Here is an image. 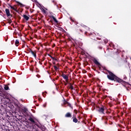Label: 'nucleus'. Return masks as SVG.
Returning <instances> with one entry per match:
<instances>
[{"label":"nucleus","mask_w":131,"mask_h":131,"mask_svg":"<svg viewBox=\"0 0 131 131\" xmlns=\"http://www.w3.org/2000/svg\"><path fill=\"white\" fill-rule=\"evenodd\" d=\"M106 71L108 73V75H107V77L109 80L115 81L116 82H119V83H121L123 85L126 84L127 83L126 81H123L122 79L119 78L111 71L109 70H106Z\"/></svg>","instance_id":"1"},{"label":"nucleus","mask_w":131,"mask_h":131,"mask_svg":"<svg viewBox=\"0 0 131 131\" xmlns=\"http://www.w3.org/2000/svg\"><path fill=\"white\" fill-rule=\"evenodd\" d=\"M93 61L94 62V64H95V65H97V66H98L99 69H101V67H102V65H101V63H100V62L98 61L97 59L94 58V59L93 60Z\"/></svg>","instance_id":"2"},{"label":"nucleus","mask_w":131,"mask_h":131,"mask_svg":"<svg viewBox=\"0 0 131 131\" xmlns=\"http://www.w3.org/2000/svg\"><path fill=\"white\" fill-rule=\"evenodd\" d=\"M98 109V112H99V113H101V114H105V113L104 112V111H105V106H102L101 107H99Z\"/></svg>","instance_id":"3"},{"label":"nucleus","mask_w":131,"mask_h":131,"mask_svg":"<svg viewBox=\"0 0 131 131\" xmlns=\"http://www.w3.org/2000/svg\"><path fill=\"white\" fill-rule=\"evenodd\" d=\"M61 76L65 79L67 82H68V80H69V75H66L65 74L62 73Z\"/></svg>","instance_id":"4"},{"label":"nucleus","mask_w":131,"mask_h":131,"mask_svg":"<svg viewBox=\"0 0 131 131\" xmlns=\"http://www.w3.org/2000/svg\"><path fill=\"white\" fill-rule=\"evenodd\" d=\"M72 119H73V122H74L75 123H77L78 122L79 123L80 121H78V119L76 118V116H74L72 118Z\"/></svg>","instance_id":"5"},{"label":"nucleus","mask_w":131,"mask_h":131,"mask_svg":"<svg viewBox=\"0 0 131 131\" xmlns=\"http://www.w3.org/2000/svg\"><path fill=\"white\" fill-rule=\"evenodd\" d=\"M28 120L32 123V124H36V122L34 120V119H33L32 117H30L29 119Z\"/></svg>","instance_id":"6"},{"label":"nucleus","mask_w":131,"mask_h":131,"mask_svg":"<svg viewBox=\"0 0 131 131\" xmlns=\"http://www.w3.org/2000/svg\"><path fill=\"white\" fill-rule=\"evenodd\" d=\"M15 3H16V4H17L18 6H20V8H23V7H25V5L22 4L21 3H20L17 1H15Z\"/></svg>","instance_id":"7"},{"label":"nucleus","mask_w":131,"mask_h":131,"mask_svg":"<svg viewBox=\"0 0 131 131\" xmlns=\"http://www.w3.org/2000/svg\"><path fill=\"white\" fill-rule=\"evenodd\" d=\"M5 12L8 17H10V16H11V13H10V10L9 9H6Z\"/></svg>","instance_id":"8"},{"label":"nucleus","mask_w":131,"mask_h":131,"mask_svg":"<svg viewBox=\"0 0 131 131\" xmlns=\"http://www.w3.org/2000/svg\"><path fill=\"white\" fill-rule=\"evenodd\" d=\"M65 117H67L68 118H71V117H72V116L71 115V114L70 113H67L66 115H65Z\"/></svg>","instance_id":"9"},{"label":"nucleus","mask_w":131,"mask_h":131,"mask_svg":"<svg viewBox=\"0 0 131 131\" xmlns=\"http://www.w3.org/2000/svg\"><path fill=\"white\" fill-rule=\"evenodd\" d=\"M21 112L23 114H26L27 113V108H24L21 110Z\"/></svg>","instance_id":"10"},{"label":"nucleus","mask_w":131,"mask_h":131,"mask_svg":"<svg viewBox=\"0 0 131 131\" xmlns=\"http://www.w3.org/2000/svg\"><path fill=\"white\" fill-rule=\"evenodd\" d=\"M9 7L11 8V9H12V10H14V11H15L17 13H19V11H18V10H17V8H15V7H14V6L13 7L9 5Z\"/></svg>","instance_id":"11"},{"label":"nucleus","mask_w":131,"mask_h":131,"mask_svg":"<svg viewBox=\"0 0 131 131\" xmlns=\"http://www.w3.org/2000/svg\"><path fill=\"white\" fill-rule=\"evenodd\" d=\"M51 18H52L53 20L54 21V22H55V23H58V20H57V19H56L54 15H51Z\"/></svg>","instance_id":"12"},{"label":"nucleus","mask_w":131,"mask_h":131,"mask_svg":"<svg viewBox=\"0 0 131 131\" xmlns=\"http://www.w3.org/2000/svg\"><path fill=\"white\" fill-rule=\"evenodd\" d=\"M23 17L24 18V19H25V20H26L27 21H28L29 20V17H28V16L24 14L23 15Z\"/></svg>","instance_id":"13"},{"label":"nucleus","mask_w":131,"mask_h":131,"mask_svg":"<svg viewBox=\"0 0 131 131\" xmlns=\"http://www.w3.org/2000/svg\"><path fill=\"white\" fill-rule=\"evenodd\" d=\"M48 55L51 58V59H52V60H54V61H57V58H56L55 57H54L53 56H52L50 54H48Z\"/></svg>","instance_id":"14"},{"label":"nucleus","mask_w":131,"mask_h":131,"mask_svg":"<svg viewBox=\"0 0 131 131\" xmlns=\"http://www.w3.org/2000/svg\"><path fill=\"white\" fill-rule=\"evenodd\" d=\"M4 90H5V91H9V90H10V88H9V86H8V85H5Z\"/></svg>","instance_id":"15"},{"label":"nucleus","mask_w":131,"mask_h":131,"mask_svg":"<svg viewBox=\"0 0 131 131\" xmlns=\"http://www.w3.org/2000/svg\"><path fill=\"white\" fill-rule=\"evenodd\" d=\"M69 84H70V89H71V90H74V87H73V84L71 83H69Z\"/></svg>","instance_id":"16"},{"label":"nucleus","mask_w":131,"mask_h":131,"mask_svg":"<svg viewBox=\"0 0 131 131\" xmlns=\"http://www.w3.org/2000/svg\"><path fill=\"white\" fill-rule=\"evenodd\" d=\"M19 40L16 39L15 40V45L16 47H18V46H19Z\"/></svg>","instance_id":"17"},{"label":"nucleus","mask_w":131,"mask_h":131,"mask_svg":"<svg viewBox=\"0 0 131 131\" xmlns=\"http://www.w3.org/2000/svg\"><path fill=\"white\" fill-rule=\"evenodd\" d=\"M31 54L35 58H36V53H34V52L32 51Z\"/></svg>","instance_id":"18"},{"label":"nucleus","mask_w":131,"mask_h":131,"mask_svg":"<svg viewBox=\"0 0 131 131\" xmlns=\"http://www.w3.org/2000/svg\"><path fill=\"white\" fill-rule=\"evenodd\" d=\"M68 106L70 107L71 108L72 110L73 109V107H72V105L71 104H70L69 102L68 103Z\"/></svg>","instance_id":"19"},{"label":"nucleus","mask_w":131,"mask_h":131,"mask_svg":"<svg viewBox=\"0 0 131 131\" xmlns=\"http://www.w3.org/2000/svg\"><path fill=\"white\" fill-rule=\"evenodd\" d=\"M41 129L42 131H45L46 129H47V128L45 127V126L41 127Z\"/></svg>","instance_id":"20"},{"label":"nucleus","mask_w":131,"mask_h":131,"mask_svg":"<svg viewBox=\"0 0 131 131\" xmlns=\"http://www.w3.org/2000/svg\"><path fill=\"white\" fill-rule=\"evenodd\" d=\"M103 41L105 43H108V39H104L103 40Z\"/></svg>","instance_id":"21"},{"label":"nucleus","mask_w":131,"mask_h":131,"mask_svg":"<svg viewBox=\"0 0 131 131\" xmlns=\"http://www.w3.org/2000/svg\"><path fill=\"white\" fill-rule=\"evenodd\" d=\"M54 69H55V70H56V71H57V70H58V67H57V66H54Z\"/></svg>","instance_id":"22"},{"label":"nucleus","mask_w":131,"mask_h":131,"mask_svg":"<svg viewBox=\"0 0 131 131\" xmlns=\"http://www.w3.org/2000/svg\"><path fill=\"white\" fill-rule=\"evenodd\" d=\"M8 21L9 24H11V23H12V20L11 19H9Z\"/></svg>","instance_id":"23"},{"label":"nucleus","mask_w":131,"mask_h":131,"mask_svg":"<svg viewBox=\"0 0 131 131\" xmlns=\"http://www.w3.org/2000/svg\"><path fill=\"white\" fill-rule=\"evenodd\" d=\"M32 2H33L34 3H36V4H38V2H37V0H32Z\"/></svg>","instance_id":"24"},{"label":"nucleus","mask_w":131,"mask_h":131,"mask_svg":"<svg viewBox=\"0 0 131 131\" xmlns=\"http://www.w3.org/2000/svg\"><path fill=\"white\" fill-rule=\"evenodd\" d=\"M28 52H29V53H32V50H31V49H29L28 50Z\"/></svg>","instance_id":"25"},{"label":"nucleus","mask_w":131,"mask_h":131,"mask_svg":"<svg viewBox=\"0 0 131 131\" xmlns=\"http://www.w3.org/2000/svg\"><path fill=\"white\" fill-rule=\"evenodd\" d=\"M69 103V102H68V101H67V102H63V105H66V104H67V105H68V104Z\"/></svg>","instance_id":"26"},{"label":"nucleus","mask_w":131,"mask_h":131,"mask_svg":"<svg viewBox=\"0 0 131 131\" xmlns=\"http://www.w3.org/2000/svg\"><path fill=\"white\" fill-rule=\"evenodd\" d=\"M127 78L126 77V76H124V79L125 80Z\"/></svg>","instance_id":"27"},{"label":"nucleus","mask_w":131,"mask_h":131,"mask_svg":"<svg viewBox=\"0 0 131 131\" xmlns=\"http://www.w3.org/2000/svg\"><path fill=\"white\" fill-rule=\"evenodd\" d=\"M43 107H47V103H45L43 105Z\"/></svg>","instance_id":"28"},{"label":"nucleus","mask_w":131,"mask_h":131,"mask_svg":"<svg viewBox=\"0 0 131 131\" xmlns=\"http://www.w3.org/2000/svg\"><path fill=\"white\" fill-rule=\"evenodd\" d=\"M26 9H27V10H28L29 9V7L26 6Z\"/></svg>","instance_id":"29"},{"label":"nucleus","mask_w":131,"mask_h":131,"mask_svg":"<svg viewBox=\"0 0 131 131\" xmlns=\"http://www.w3.org/2000/svg\"><path fill=\"white\" fill-rule=\"evenodd\" d=\"M13 7H14V8H15V9H16V10H17V6L16 5H14Z\"/></svg>","instance_id":"30"},{"label":"nucleus","mask_w":131,"mask_h":131,"mask_svg":"<svg viewBox=\"0 0 131 131\" xmlns=\"http://www.w3.org/2000/svg\"><path fill=\"white\" fill-rule=\"evenodd\" d=\"M67 102V101H66V100H65V99L63 98V102Z\"/></svg>","instance_id":"31"},{"label":"nucleus","mask_w":131,"mask_h":131,"mask_svg":"<svg viewBox=\"0 0 131 131\" xmlns=\"http://www.w3.org/2000/svg\"><path fill=\"white\" fill-rule=\"evenodd\" d=\"M105 124H108V122L107 121L105 122Z\"/></svg>","instance_id":"32"},{"label":"nucleus","mask_w":131,"mask_h":131,"mask_svg":"<svg viewBox=\"0 0 131 131\" xmlns=\"http://www.w3.org/2000/svg\"><path fill=\"white\" fill-rule=\"evenodd\" d=\"M38 100H39V101H40V100H41V98H38Z\"/></svg>","instance_id":"33"},{"label":"nucleus","mask_w":131,"mask_h":131,"mask_svg":"<svg viewBox=\"0 0 131 131\" xmlns=\"http://www.w3.org/2000/svg\"><path fill=\"white\" fill-rule=\"evenodd\" d=\"M25 47V45H23L21 48H24Z\"/></svg>","instance_id":"34"},{"label":"nucleus","mask_w":131,"mask_h":131,"mask_svg":"<svg viewBox=\"0 0 131 131\" xmlns=\"http://www.w3.org/2000/svg\"><path fill=\"white\" fill-rule=\"evenodd\" d=\"M78 118H79V119H80V117L78 116Z\"/></svg>","instance_id":"35"},{"label":"nucleus","mask_w":131,"mask_h":131,"mask_svg":"<svg viewBox=\"0 0 131 131\" xmlns=\"http://www.w3.org/2000/svg\"><path fill=\"white\" fill-rule=\"evenodd\" d=\"M43 12H45L46 10L45 9H43Z\"/></svg>","instance_id":"36"},{"label":"nucleus","mask_w":131,"mask_h":131,"mask_svg":"<svg viewBox=\"0 0 131 131\" xmlns=\"http://www.w3.org/2000/svg\"><path fill=\"white\" fill-rule=\"evenodd\" d=\"M118 131H123V130L121 129H118Z\"/></svg>","instance_id":"37"},{"label":"nucleus","mask_w":131,"mask_h":131,"mask_svg":"<svg viewBox=\"0 0 131 131\" xmlns=\"http://www.w3.org/2000/svg\"><path fill=\"white\" fill-rule=\"evenodd\" d=\"M86 33H88V32H85V34H86Z\"/></svg>","instance_id":"38"},{"label":"nucleus","mask_w":131,"mask_h":131,"mask_svg":"<svg viewBox=\"0 0 131 131\" xmlns=\"http://www.w3.org/2000/svg\"><path fill=\"white\" fill-rule=\"evenodd\" d=\"M80 31H81V32H82V31L81 30H80Z\"/></svg>","instance_id":"39"},{"label":"nucleus","mask_w":131,"mask_h":131,"mask_svg":"<svg viewBox=\"0 0 131 131\" xmlns=\"http://www.w3.org/2000/svg\"><path fill=\"white\" fill-rule=\"evenodd\" d=\"M86 63H87V64H89V62H86Z\"/></svg>","instance_id":"40"},{"label":"nucleus","mask_w":131,"mask_h":131,"mask_svg":"<svg viewBox=\"0 0 131 131\" xmlns=\"http://www.w3.org/2000/svg\"><path fill=\"white\" fill-rule=\"evenodd\" d=\"M53 3H55V1H53Z\"/></svg>","instance_id":"41"},{"label":"nucleus","mask_w":131,"mask_h":131,"mask_svg":"<svg viewBox=\"0 0 131 131\" xmlns=\"http://www.w3.org/2000/svg\"><path fill=\"white\" fill-rule=\"evenodd\" d=\"M88 29H90V28H88Z\"/></svg>","instance_id":"42"},{"label":"nucleus","mask_w":131,"mask_h":131,"mask_svg":"<svg viewBox=\"0 0 131 131\" xmlns=\"http://www.w3.org/2000/svg\"><path fill=\"white\" fill-rule=\"evenodd\" d=\"M108 113L110 114V112H108Z\"/></svg>","instance_id":"43"},{"label":"nucleus","mask_w":131,"mask_h":131,"mask_svg":"<svg viewBox=\"0 0 131 131\" xmlns=\"http://www.w3.org/2000/svg\"><path fill=\"white\" fill-rule=\"evenodd\" d=\"M1 88H0V91H1Z\"/></svg>","instance_id":"44"}]
</instances>
